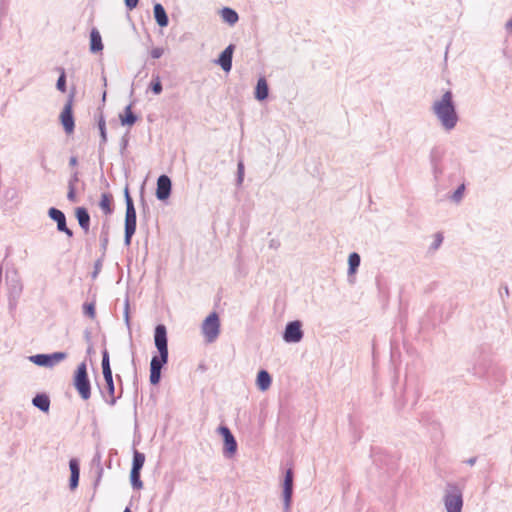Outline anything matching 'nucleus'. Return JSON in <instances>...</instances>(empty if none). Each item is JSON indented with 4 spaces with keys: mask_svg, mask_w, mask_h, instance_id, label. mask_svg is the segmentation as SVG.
Instances as JSON below:
<instances>
[{
    "mask_svg": "<svg viewBox=\"0 0 512 512\" xmlns=\"http://www.w3.org/2000/svg\"><path fill=\"white\" fill-rule=\"evenodd\" d=\"M141 470H133L130 471V482L134 489L140 490L143 488V482L140 478Z\"/></svg>",
    "mask_w": 512,
    "mask_h": 512,
    "instance_id": "nucleus-29",
    "label": "nucleus"
},
{
    "mask_svg": "<svg viewBox=\"0 0 512 512\" xmlns=\"http://www.w3.org/2000/svg\"><path fill=\"white\" fill-rule=\"evenodd\" d=\"M124 198H125V204L128 205V203H134L132 197L130 196L129 187L128 185L124 188Z\"/></svg>",
    "mask_w": 512,
    "mask_h": 512,
    "instance_id": "nucleus-44",
    "label": "nucleus"
},
{
    "mask_svg": "<svg viewBox=\"0 0 512 512\" xmlns=\"http://www.w3.org/2000/svg\"><path fill=\"white\" fill-rule=\"evenodd\" d=\"M244 180V164L242 161L238 162L237 165V184L241 185Z\"/></svg>",
    "mask_w": 512,
    "mask_h": 512,
    "instance_id": "nucleus-38",
    "label": "nucleus"
},
{
    "mask_svg": "<svg viewBox=\"0 0 512 512\" xmlns=\"http://www.w3.org/2000/svg\"><path fill=\"white\" fill-rule=\"evenodd\" d=\"M154 343L159 352L154 355L150 362V383L157 385L161 379V370L168 362V339L167 329L163 324H158L154 331Z\"/></svg>",
    "mask_w": 512,
    "mask_h": 512,
    "instance_id": "nucleus-1",
    "label": "nucleus"
},
{
    "mask_svg": "<svg viewBox=\"0 0 512 512\" xmlns=\"http://www.w3.org/2000/svg\"><path fill=\"white\" fill-rule=\"evenodd\" d=\"M102 372L105 381V387L104 389L100 390V393L108 405L114 406L117 402V397H115V386L107 349L102 351Z\"/></svg>",
    "mask_w": 512,
    "mask_h": 512,
    "instance_id": "nucleus-5",
    "label": "nucleus"
},
{
    "mask_svg": "<svg viewBox=\"0 0 512 512\" xmlns=\"http://www.w3.org/2000/svg\"><path fill=\"white\" fill-rule=\"evenodd\" d=\"M164 54V49L162 47H155L151 50L150 55L154 59H159Z\"/></svg>",
    "mask_w": 512,
    "mask_h": 512,
    "instance_id": "nucleus-40",
    "label": "nucleus"
},
{
    "mask_svg": "<svg viewBox=\"0 0 512 512\" xmlns=\"http://www.w3.org/2000/svg\"><path fill=\"white\" fill-rule=\"evenodd\" d=\"M431 110L444 130L451 131L456 127L459 117L450 90H447L439 100L433 103Z\"/></svg>",
    "mask_w": 512,
    "mask_h": 512,
    "instance_id": "nucleus-2",
    "label": "nucleus"
},
{
    "mask_svg": "<svg viewBox=\"0 0 512 512\" xmlns=\"http://www.w3.org/2000/svg\"><path fill=\"white\" fill-rule=\"evenodd\" d=\"M221 16L222 19L229 25H234L239 19L237 12L229 7H224L221 10Z\"/></svg>",
    "mask_w": 512,
    "mask_h": 512,
    "instance_id": "nucleus-25",
    "label": "nucleus"
},
{
    "mask_svg": "<svg viewBox=\"0 0 512 512\" xmlns=\"http://www.w3.org/2000/svg\"><path fill=\"white\" fill-rule=\"evenodd\" d=\"M442 241H443V236H442V234L437 233V234L435 235V240H434V242H433V244H432L431 248H432V249H435V250H436V249H438V248H439V246L442 244Z\"/></svg>",
    "mask_w": 512,
    "mask_h": 512,
    "instance_id": "nucleus-42",
    "label": "nucleus"
},
{
    "mask_svg": "<svg viewBox=\"0 0 512 512\" xmlns=\"http://www.w3.org/2000/svg\"><path fill=\"white\" fill-rule=\"evenodd\" d=\"M172 189L171 179L163 174L157 179L156 197L160 201H164L169 198Z\"/></svg>",
    "mask_w": 512,
    "mask_h": 512,
    "instance_id": "nucleus-15",
    "label": "nucleus"
},
{
    "mask_svg": "<svg viewBox=\"0 0 512 512\" xmlns=\"http://www.w3.org/2000/svg\"><path fill=\"white\" fill-rule=\"evenodd\" d=\"M32 404L37 407L40 411L42 412H48L49 411V408H50V399L49 397L44 394V393H41V394H37L33 399H32Z\"/></svg>",
    "mask_w": 512,
    "mask_h": 512,
    "instance_id": "nucleus-24",
    "label": "nucleus"
},
{
    "mask_svg": "<svg viewBox=\"0 0 512 512\" xmlns=\"http://www.w3.org/2000/svg\"><path fill=\"white\" fill-rule=\"evenodd\" d=\"M504 293L508 294V288L506 287Z\"/></svg>",
    "mask_w": 512,
    "mask_h": 512,
    "instance_id": "nucleus-54",
    "label": "nucleus"
},
{
    "mask_svg": "<svg viewBox=\"0 0 512 512\" xmlns=\"http://www.w3.org/2000/svg\"><path fill=\"white\" fill-rule=\"evenodd\" d=\"M83 313L86 316H88L90 319H94L96 316L95 303L94 302L84 303L83 304Z\"/></svg>",
    "mask_w": 512,
    "mask_h": 512,
    "instance_id": "nucleus-33",
    "label": "nucleus"
},
{
    "mask_svg": "<svg viewBox=\"0 0 512 512\" xmlns=\"http://www.w3.org/2000/svg\"><path fill=\"white\" fill-rule=\"evenodd\" d=\"M75 216L78 220L79 226L81 229L88 233L90 229V215L86 208L84 207H78L75 210Z\"/></svg>",
    "mask_w": 512,
    "mask_h": 512,
    "instance_id": "nucleus-18",
    "label": "nucleus"
},
{
    "mask_svg": "<svg viewBox=\"0 0 512 512\" xmlns=\"http://www.w3.org/2000/svg\"><path fill=\"white\" fill-rule=\"evenodd\" d=\"M48 216L50 217V219L57 223V230L59 232L66 234L69 238L73 237V231L70 228H68L66 223V216L61 210L55 207H51L48 210Z\"/></svg>",
    "mask_w": 512,
    "mask_h": 512,
    "instance_id": "nucleus-13",
    "label": "nucleus"
},
{
    "mask_svg": "<svg viewBox=\"0 0 512 512\" xmlns=\"http://www.w3.org/2000/svg\"><path fill=\"white\" fill-rule=\"evenodd\" d=\"M293 494V471L291 468L286 470L283 481V502L284 512H289Z\"/></svg>",
    "mask_w": 512,
    "mask_h": 512,
    "instance_id": "nucleus-14",
    "label": "nucleus"
},
{
    "mask_svg": "<svg viewBox=\"0 0 512 512\" xmlns=\"http://www.w3.org/2000/svg\"><path fill=\"white\" fill-rule=\"evenodd\" d=\"M78 182V173L75 172L72 177L70 178L68 185H73L75 187V183Z\"/></svg>",
    "mask_w": 512,
    "mask_h": 512,
    "instance_id": "nucleus-45",
    "label": "nucleus"
},
{
    "mask_svg": "<svg viewBox=\"0 0 512 512\" xmlns=\"http://www.w3.org/2000/svg\"><path fill=\"white\" fill-rule=\"evenodd\" d=\"M103 50L102 38L99 31L93 28L90 33V51L97 53Z\"/></svg>",
    "mask_w": 512,
    "mask_h": 512,
    "instance_id": "nucleus-21",
    "label": "nucleus"
},
{
    "mask_svg": "<svg viewBox=\"0 0 512 512\" xmlns=\"http://www.w3.org/2000/svg\"><path fill=\"white\" fill-rule=\"evenodd\" d=\"M129 309H130L129 297L126 296L125 301H124V320H125V324H126L127 328L130 330Z\"/></svg>",
    "mask_w": 512,
    "mask_h": 512,
    "instance_id": "nucleus-36",
    "label": "nucleus"
},
{
    "mask_svg": "<svg viewBox=\"0 0 512 512\" xmlns=\"http://www.w3.org/2000/svg\"><path fill=\"white\" fill-rule=\"evenodd\" d=\"M464 190H465V185L464 184H461L454 192L453 194L451 195V200L456 202V203H459L462 198H463V193H464Z\"/></svg>",
    "mask_w": 512,
    "mask_h": 512,
    "instance_id": "nucleus-35",
    "label": "nucleus"
},
{
    "mask_svg": "<svg viewBox=\"0 0 512 512\" xmlns=\"http://www.w3.org/2000/svg\"><path fill=\"white\" fill-rule=\"evenodd\" d=\"M93 462L97 463V479L95 481V485H98L101 480L102 474H103V467L101 465V455L99 453H97L94 456Z\"/></svg>",
    "mask_w": 512,
    "mask_h": 512,
    "instance_id": "nucleus-34",
    "label": "nucleus"
},
{
    "mask_svg": "<svg viewBox=\"0 0 512 512\" xmlns=\"http://www.w3.org/2000/svg\"><path fill=\"white\" fill-rule=\"evenodd\" d=\"M442 501L446 512H462L464 504L463 487L456 482H447Z\"/></svg>",
    "mask_w": 512,
    "mask_h": 512,
    "instance_id": "nucleus-4",
    "label": "nucleus"
},
{
    "mask_svg": "<svg viewBox=\"0 0 512 512\" xmlns=\"http://www.w3.org/2000/svg\"><path fill=\"white\" fill-rule=\"evenodd\" d=\"M276 246V243H273V241L270 243V247Z\"/></svg>",
    "mask_w": 512,
    "mask_h": 512,
    "instance_id": "nucleus-52",
    "label": "nucleus"
},
{
    "mask_svg": "<svg viewBox=\"0 0 512 512\" xmlns=\"http://www.w3.org/2000/svg\"><path fill=\"white\" fill-rule=\"evenodd\" d=\"M145 462V455L138 450L133 452L132 467L133 470H141Z\"/></svg>",
    "mask_w": 512,
    "mask_h": 512,
    "instance_id": "nucleus-28",
    "label": "nucleus"
},
{
    "mask_svg": "<svg viewBox=\"0 0 512 512\" xmlns=\"http://www.w3.org/2000/svg\"><path fill=\"white\" fill-rule=\"evenodd\" d=\"M67 199L70 202H76V200H77L75 187H73V185H68Z\"/></svg>",
    "mask_w": 512,
    "mask_h": 512,
    "instance_id": "nucleus-41",
    "label": "nucleus"
},
{
    "mask_svg": "<svg viewBox=\"0 0 512 512\" xmlns=\"http://www.w3.org/2000/svg\"><path fill=\"white\" fill-rule=\"evenodd\" d=\"M123 512H132L129 507H126Z\"/></svg>",
    "mask_w": 512,
    "mask_h": 512,
    "instance_id": "nucleus-50",
    "label": "nucleus"
},
{
    "mask_svg": "<svg viewBox=\"0 0 512 512\" xmlns=\"http://www.w3.org/2000/svg\"><path fill=\"white\" fill-rule=\"evenodd\" d=\"M430 165L435 181H439L442 175L447 170L448 164L455 170L459 167V162L456 159L445 158V150L441 147H433L429 154Z\"/></svg>",
    "mask_w": 512,
    "mask_h": 512,
    "instance_id": "nucleus-3",
    "label": "nucleus"
},
{
    "mask_svg": "<svg viewBox=\"0 0 512 512\" xmlns=\"http://www.w3.org/2000/svg\"><path fill=\"white\" fill-rule=\"evenodd\" d=\"M139 0H124L125 6L128 10H133L137 7Z\"/></svg>",
    "mask_w": 512,
    "mask_h": 512,
    "instance_id": "nucleus-43",
    "label": "nucleus"
},
{
    "mask_svg": "<svg viewBox=\"0 0 512 512\" xmlns=\"http://www.w3.org/2000/svg\"><path fill=\"white\" fill-rule=\"evenodd\" d=\"M202 334L207 343H213L220 333V321L216 312L210 313L201 326Z\"/></svg>",
    "mask_w": 512,
    "mask_h": 512,
    "instance_id": "nucleus-7",
    "label": "nucleus"
},
{
    "mask_svg": "<svg viewBox=\"0 0 512 512\" xmlns=\"http://www.w3.org/2000/svg\"><path fill=\"white\" fill-rule=\"evenodd\" d=\"M73 385L83 400H88L91 397V384L85 362L78 365L74 374Z\"/></svg>",
    "mask_w": 512,
    "mask_h": 512,
    "instance_id": "nucleus-6",
    "label": "nucleus"
},
{
    "mask_svg": "<svg viewBox=\"0 0 512 512\" xmlns=\"http://www.w3.org/2000/svg\"><path fill=\"white\" fill-rule=\"evenodd\" d=\"M219 433L223 436L224 449L223 454L225 457L233 456L237 451V441L233 436L232 432L227 426H220L218 428Z\"/></svg>",
    "mask_w": 512,
    "mask_h": 512,
    "instance_id": "nucleus-12",
    "label": "nucleus"
},
{
    "mask_svg": "<svg viewBox=\"0 0 512 512\" xmlns=\"http://www.w3.org/2000/svg\"><path fill=\"white\" fill-rule=\"evenodd\" d=\"M75 91L72 90L68 96V99L64 105V108L60 114V121L64 128V131L67 134H71L75 128V122L73 117V101H74Z\"/></svg>",
    "mask_w": 512,
    "mask_h": 512,
    "instance_id": "nucleus-10",
    "label": "nucleus"
},
{
    "mask_svg": "<svg viewBox=\"0 0 512 512\" xmlns=\"http://www.w3.org/2000/svg\"><path fill=\"white\" fill-rule=\"evenodd\" d=\"M276 246V243H273V241L270 243V247Z\"/></svg>",
    "mask_w": 512,
    "mask_h": 512,
    "instance_id": "nucleus-53",
    "label": "nucleus"
},
{
    "mask_svg": "<svg viewBox=\"0 0 512 512\" xmlns=\"http://www.w3.org/2000/svg\"><path fill=\"white\" fill-rule=\"evenodd\" d=\"M120 122L123 126H132L137 121V116L132 112V103L127 105L124 113L120 114Z\"/></svg>",
    "mask_w": 512,
    "mask_h": 512,
    "instance_id": "nucleus-22",
    "label": "nucleus"
},
{
    "mask_svg": "<svg viewBox=\"0 0 512 512\" xmlns=\"http://www.w3.org/2000/svg\"><path fill=\"white\" fill-rule=\"evenodd\" d=\"M361 262L360 255L352 252L348 257V274H354Z\"/></svg>",
    "mask_w": 512,
    "mask_h": 512,
    "instance_id": "nucleus-27",
    "label": "nucleus"
},
{
    "mask_svg": "<svg viewBox=\"0 0 512 512\" xmlns=\"http://www.w3.org/2000/svg\"><path fill=\"white\" fill-rule=\"evenodd\" d=\"M272 382L270 374L266 370H260L257 374L256 384L259 390L266 391Z\"/></svg>",
    "mask_w": 512,
    "mask_h": 512,
    "instance_id": "nucleus-23",
    "label": "nucleus"
},
{
    "mask_svg": "<svg viewBox=\"0 0 512 512\" xmlns=\"http://www.w3.org/2000/svg\"><path fill=\"white\" fill-rule=\"evenodd\" d=\"M127 144H128V140H127V139H125V138H123V139H122V143H121V148H122V150L126 149Z\"/></svg>",
    "mask_w": 512,
    "mask_h": 512,
    "instance_id": "nucleus-49",
    "label": "nucleus"
},
{
    "mask_svg": "<svg viewBox=\"0 0 512 512\" xmlns=\"http://www.w3.org/2000/svg\"><path fill=\"white\" fill-rule=\"evenodd\" d=\"M302 324L295 320L287 323L283 332V340L286 343H298L303 338Z\"/></svg>",
    "mask_w": 512,
    "mask_h": 512,
    "instance_id": "nucleus-11",
    "label": "nucleus"
},
{
    "mask_svg": "<svg viewBox=\"0 0 512 512\" xmlns=\"http://www.w3.org/2000/svg\"><path fill=\"white\" fill-rule=\"evenodd\" d=\"M137 215L134 203L126 205L125 224H124V244L130 246L132 236L136 231Z\"/></svg>",
    "mask_w": 512,
    "mask_h": 512,
    "instance_id": "nucleus-8",
    "label": "nucleus"
},
{
    "mask_svg": "<svg viewBox=\"0 0 512 512\" xmlns=\"http://www.w3.org/2000/svg\"><path fill=\"white\" fill-rule=\"evenodd\" d=\"M69 164L71 166H75L77 164V158L76 157H71L70 160H69Z\"/></svg>",
    "mask_w": 512,
    "mask_h": 512,
    "instance_id": "nucleus-48",
    "label": "nucleus"
},
{
    "mask_svg": "<svg viewBox=\"0 0 512 512\" xmlns=\"http://www.w3.org/2000/svg\"><path fill=\"white\" fill-rule=\"evenodd\" d=\"M505 28L512 32V18L505 24Z\"/></svg>",
    "mask_w": 512,
    "mask_h": 512,
    "instance_id": "nucleus-47",
    "label": "nucleus"
},
{
    "mask_svg": "<svg viewBox=\"0 0 512 512\" xmlns=\"http://www.w3.org/2000/svg\"><path fill=\"white\" fill-rule=\"evenodd\" d=\"M417 399H418V396L415 397L414 401H413V404L412 405H415L416 402H417Z\"/></svg>",
    "mask_w": 512,
    "mask_h": 512,
    "instance_id": "nucleus-51",
    "label": "nucleus"
},
{
    "mask_svg": "<svg viewBox=\"0 0 512 512\" xmlns=\"http://www.w3.org/2000/svg\"><path fill=\"white\" fill-rule=\"evenodd\" d=\"M58 70L60 71V75H59L57 83H56V88L60 92H65L66 91V74H65V70L63 68H59Z\"/></svg>",
    "mask_w": 512,
    "mask_h": 512,
    "instance_id": "nucleus-32",
    "label": "nucleus"
},
{
    "mask_svg": "<svg viewBox=\"0 0 512 512\" xmlns=\"http://www.w3.org/2000/svg\"><path fill=\"white\" fill-rule=\"evenodd\" d=\"M103 264V257L97 259L94 263V271L92 272V278H96L99 272L101 271Z\"/></svg>",
    "mask_w": 512,
    "mask_h": 512,
    "instance_id": "nucleus-39",
    "label": "nucleus"
},
{
    "mask_svg": "<svg viewBox=\"0 0 512 512\" xmlns=\"http://www.w3.org/2000/svg\"><path fill=\"white\" fill-rule=\"evenodd\" d=\"M69 468H70V480H69V487L71 490H74L77 488L79 484V477H80V467L77 459H71L69 461Z\"/></svg>",
    "mask_w": 512,
    "mask_h": 512,
    "instance_id": "nucleus-17",
    "label": "nucleus"
},
{
    "mask_svg": "<svg viewBox=\"0 0 512 512\" xmlns=\"http://www.w3.org/2000/svg\"><path fill=\"white\" fill-rule=\"evenodd\" d=\"M112 196L108 193H103L99 202V206L105 215H110L113 212Z\"/></svg>",
    "mask_w": 512,
    "mask_h": 512,
    "instance_id": "nucleus-26",
    "label": "nucleus"
},
{
    "mask_svg": "<svg viewBox=\"0 0 512 512\" xmlns=\"http://www.w3.org/2000/svg\"><path fill=\"white\" fill-rule=\"evenodd\" d=\"M150 88L154 94H160L162 92L163 87L158 76L151 82Z\"/></svg>",
    "mask_w": 512,
    "mask_h": 512,
    "instance_id": "nucleus-37",
    "label": "nucleus"
},
{
    "mask_svg": "<svg viewBox=\"0 0 512 512\" xmlns=\"http://www.w3.org/2000/svg\"><path fill=\"white\" fill-rule=\"evenodd\" d=\"M234 45H228L220 54L219 58L216 60V63L220 65V67L225 72H229L232 69V57H233Z\"/></svg>",
    "mask_w": 512,
    "mask_h": 512,
    "instance_id": "nucleus-16",
    "label": "nucleus"
},
{
    "mask_svg": "<svg viewBox=\"0 0 512 512\" xmlns=\"http://www.w3.org/2000/svg\"><path fill=\"white\" fill-rule=\"evenodd\" d=\"M476 462H477V457L476 456L470 457L467 460H465V463L467 465H469V466H474Z\"/></svg>",
    "mask_w": 512,
    "mask_h": 512,
    "instance_id": "nucleus-46",
    "label": "nucleus"
},
{
    "mask_svg": "<svg viewBox=\"0 0 512 512\" xmlns=\"http://www.w3.org/2000/svg\"><path fill=\"white\" fill-rule=\"evenodd\" d=\"M109 243V232L108 227H103L101 234H100V248L102 250V257L105 256L107 247Z\"/></svg>",
    "mask_w": 512,
    "mask_h": 512,
    "instance_id": "nucleus-30",
    "label": "nucleus"
},
{
    "mask_svg": "<svg viewBox=\"0 0 512 512\" xmlns=\"http://www.w3.org/2000/svg\"><path fill=\"white\" fill-rule=\"evenodd\" d=\"M66 352H54L51 354H36L29 357V360L37 366L53 368L67 358Z\"/></svg>",
    "mask_w": 512,
    "mask_h": 512,
    "instance_id": "nucleus-9",
    "label": "nucleus"
},
{
    "mask_svg": "<svg viewBox=\"0 0 512 512\" xmlns=\"http://www.w3.org/2000/svg\"><path fill=\"white\" fill-rule=\"evenodd\" d=\"M98 128L101 135L100 148H102L107 142L106 122L103 116H100V119L98 121Z\"/></svg>",
    "mask_w": 512,
    "mask_h": 512,
    "instance_id": "nucleus-31",
    "label": "nucleus"
},
{
    "mask_svg": "<svg viewBox=\"0 0 512 512\" xmlns=\"http://www.w3.org/2000/svg\"><path fill=\"white\" fill-rule=\"evenodd\" d=\"M153 14H154V18H155V21L156 23L160 26V27H166L168 26L169 24V18H168V15L163 7L162 4L160 3H156L153 7Z\"/></svg>",
    "mask_w": 512,
    "mask_h": 512,
    "instance_id": "nucleus-19",
    "label": "nucleus"
},
{
    "mask_svg": "<svg viewBox=\"0 0 512 512\" xmlns=\"http://www.w3.org/2000/svg\"><path fill=\"white\" fill-rule=\"evenodd\" d=\"M269 94V88L267 81L264 77H260L257 81V85L255 88V98L259 101H263L267 99Z\"/></svg>",
    "mask_w": 512,
    "mask_h": 512,
    "instance_id": "nucleus-20",
    "label": "nucleus"
}]
</instances>
